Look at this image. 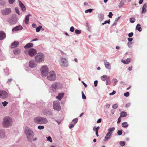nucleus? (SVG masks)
<instances>
[{
  "label": "nucleus",
  "instance_id": "nucleus-1",
  "mask_svg": "<svg viewBox=\"0 0 147 147\" xmlns=\"http://www.w3.org/2000/svg\"><path fill=\"white\" fill-rule=\"evenodd\" d=\"M13 124V120L9 116L4 117L2 122V125L3 127L8 128L11 126Z\"/></svg>",
  "mask_w": 147,
  "mask_h": 147
},
{
  "label": "nucleus",
  "instance_id": "nucleus-2",
  "mask_svg": "<svg viewBox=\"0 0 147 147\" xmlns=\"http://www.w3.org/2000/svg\"><path fill=\"white\" fill-rule=\"evenodd\" d=\"M24 133L26 136L28 140V141H31L32 138L34 135L33 131L30 127H26L25 128Z\"/></svg>",
  "mask_w": 147,
  "mask_h": 147
},
{
  "label": "nucleus",
  "instance_id": "nucleus-3",
  "mask_svg": "<svg viewBox=\"0 0 147 147\" xmlns=\"http://www.w3.org/2000/svg\"><path fill=\"white\" fill-rule=\"evenodd\" d=\"M33 120L35 123L39 124H46L48 122L47 118L41 117H35Z\"/></svg>",
  "mask_w": 147,
  "mask_h": 147
},
{
  "label": "nucleus",
  "instance_id": "nucleus-4",
  "mask_svg": "<svg viewBox=\"0 0 147 147\" xmlns=\"http://www.w3.org/2000/svg\"><path fill=\"white\" fill-rule=\"evenodd\" d=\"M44 55L41 53H38L34 57L35 61L37 63H41L43 62L44 59Z\"/></svg>",
  "mask_w": 147,
  "mask_h": 147
},
{
  "label": "nucleus",
  "instance_id": "nucleus-5",
  "mask_svg": "<svg viewBox=\"0 0 147 147\" xmlns=\"http://www.w3.org/2000/svg\"><path fill=\"white\" fill-rule=\"evenodd\" d=\"M46 77L49 80L54 81L56 80L57 76L55 72L51 71L49 72Z\"/></svg>",
  "mask_w": 147,
  "mask_h": 147
},
{
  "label": "nucleus",
  "instance_id": "nucleus-6",
  "mask_svg": "<svg viewBox=\"0 0 147 147\" xmlns=\"http://www.w3.org/2000/svg\"><path fill=\"white\" fill-rule=\"evenodd\" d=\"M59 65L62 67H67L69 65L67 59L63 58L61 57L59 61Z\"/></svg>",
  "mask_w": 147,
  "mask_h": 147
},
{
  "label": "nucleus",
  "instance_id": "nucleus-7",
  "mask_svg": "<svg viewBox=\"0 0 147 147\" xmlns=\"http://www.w3.org/2000/svg\"><path fill=\"white\" fill-rule=\"evenodd\" d=\"M42 76L44 78L46 77L49 73V68L47 66L44 65L42 66L40 69Z\"/></svg>",
  "mask_w": 147,
  "mask_h": 147
},
{
  "label": "nucleus",
  "instance_id": "nucleus-8",
  "mask_svg": "<svg viewBox=\"0 0 147 147\" xmlns=\"http://www.w3.org/2000/svg\"><path fill=\"white\" fill-rule=\"evenodd\" d=\"M17 21V18L14 15H11L8 20V22L10 24H15Z\"/></svg>",
  "mask_w": 147,
  "mask_h": 147
},
{
  "label": "nucleus",
  "instance_id": "nucleus-9",
  "mask_svg": "<svg viewBox=\"0 0 147 147\" xmlns=\"http://www.w3.org/2000/svg\"><path fill=\"white\" fill-rule=\"evenodd\" d=\"M25 52L26 54H28L31 57H32L36 53V51L34 49H31L25 50Z\"/></svg>",
  "mask_w": 147,
  "mask_h": 147
},
{
  "label": "nucleus",
  "instance_id": "nucleus-10",
  "mask_svg": "<svg viewBox=\"0 0 147 147\" xmlns=\"http://www.w3.org/2000/svg\"><path fill=\"white\" fill-rule=\"evenodd\" d=\"M53 109L59 111L61 109L59 102L57 100L54 101L53 102Z\"/></svg>",
  "mask_w": 147,
  "mask_h": 147
},
{
  "label": "nucleus",
  "instance_id": "nucleus-11",
  "mask_svg": "<svg viewBox=\"0 0 147 147\" xmlns=\"http://www.w3.org/2000/svg\"><path fill=\"white\" fill-rule=\"evenodd\" d=\"M11 11L10 8H7L3 9L1 11V12L3 15H7L10 14Z\"/></svg>",
  "mask_w": 147,
  "mask_h": 147
},
{
  "label": "nucleus",
  "instance_id": "nucleus-12",
  "mask_svg": "<svg viewBox=\"0 0 147 147\" xmlns=\"http://www.w3.org/2000/svg\"><path fill=\"white\" fill-rule=\"evenodd\" d=\"M8 94L7 92L3 90H0V98H5L8 97Z\"/></svg>",
  "mask_w": 147,
  "mask_h": 147
},
{
  "label": "nucleus",
  "instance_id": "nucleus-13",
  "mask_svg": "<svg viewBox=\"0 0 147 147\" xmlns=\"http://www.w3.org/2000/svg\"><path fill=\"white\" fill-rule=\"evenodd\" d=\"M6 136V133L5 131L2 129H0V139H4Z\"/></svg>",
  "mask_w": 147,
  "mask_h": 147
},
{
  "label": "nucleus",
  "instance_id": "nucleus-14",
  "mask_svg": "<svg viewBox=\"0 0 147 147\" xmlns=\"http://www.w3.org/2000/svg\"><path fill=\"white\" fill-rule=\"evenodd\" d=\"M60 84L59 83H55L52 84V88L53 91H55V90L58 89L60 88Z\"/></svg>",
  "mask_w": 147,
  "mask_h": 147
},
{
  "label": "nucleus",
  "instance_id": "nucleus-15",
  "mask_svg": "<svg viewBox=\"0 0 147 147\" xmlns=\"http://www.w3.org/2000/svg\"><path fill=\"white\" fill-rule=\"evenodd\" d=\"M104 63L106 69L110 70L111 69V67L110 64L108 62L107 60L105 59L104 60Z\"/></svg>",
  "mask_w": 147,
  "mask_h": 147
},
{
  "label": "nucleus",
  "instance_id": "nucleus-16",
  "mask_svg": "<svg viewBox=\"0 0 147 147\" xmlns=\"http://www.w3.org/2000/svg\"><path fill=\"white\" fill-rule=\"evenodd\" d=\"M23 27L22 26H18L13 28L12 30V31L13 32H15L16 31L22 30Z\"/></svg>",
  "mask_w": 147,
  "mask_h": 147
},
{
  "label": "nucleus",
  "instance_id": "nucleus-17",
  "mask_svg": "<svg viewBox=\"0 0 147 147\" xmlns=\"http://www.w3.org/2000/svg\"><path fill=\"white\" fill-rule=\"evenodd\" d=\"M29 65L30 67L34 68L36 67V64L33 60H31L29 62Z\"/></svg>",
  "mask_w": 147,
  "mask_h": 147
},
{
  "label": "nucleus",
  "instance_id": "nucleus-18",
  "mask_svg": "<svg viewBox=\"0 0 147 147\" xmlns=\"http://www.w3.org/2000/svg\"><path fill=\"white\" fill-rule=\"evenodd\" d=\"M112 134L111 133L108 132L106 135L104 139L103 140L104 141H107L110 139L111 136Z\"/></svg>",
  "mask_w": 147,
  "mask_h": 147
},
{
  "label": "nucleus",
  "instance_id": "nucleus-19",
  "mask_svg": "<svg viewBox=\"0 0 147 147\" xmlns=\"http://www.w3.org/2000/svg\"><path fill=\"white\" fill-rule=\"evenodd\" d=\"M6 35L3 31H0V40H2L5 38Z\"/></svg>",
  "mask_w": 147,
  "mask_h": 147
},
{
  "label": "nucleus",
  "instance_id": "nucleus-20",
  "mask_svg": "<svg viewBox=\"0 0 147 147\" xmlns=\"http://www.w3.org/2000/svg\"><path fill=\"white\" fill-rule=\"evenodd\" d=\"M147 7V5L146 3H145L143 5L142 9V13H145L147 11L146 8Z\"/></svg>",
  "mask_w": 147,
  "mask_h": 147
},
{
  "label": "nucleus",
  "instance_id": "nucleus-21",
  "mask_svg": "<svg viewBox=\"0 0 147 147\" xmlns=\"http://www.w3.org/2000/svg\"><path fill=\"white\" fill-rule=\"evenodd\" d=\"M19 5L20 7L21 8L22 11H24L26 10V8L25 6L22 3L21 1H19Z\"/></svg>",
  "mask_w": 147,
  "mask_h": 147
},
{
  "label": "nucleus",
  "instance_id": "nucleus-22",
  "mask_svg": "<svg viewBox=\"0 0 147 147\" xmlns=\"http://www.w3.org/2000/svg\"><path fill=\"white\" fill-rule=\"evenodd\" d=\"M99 128L100 127L99 126H98L96 127H94L93 128V130L94 131H95L96 135L97 137H98L99 136L98 134V130Z\"/></svg>",
  "mask_w": 147,
  "mask_h": 147
},
{
  "label": "nucleus",
  "instance_id": "nucleus-23",
  "mask_svg": "<svg viewBox=\"0 0 147 147\" xmlns=\"http://www.w3.org/2000/svg\"><path fill=\"white\" fill-rule=\"evenodd\" d=\"M19 42L17 41H15L12 43L11 45V47L12 48L16 47L18 45Z\"/></svg>",
  "mask_w": 147,
  "mask_h": 147
},
{
  "label": "nucleus",
  "instance_id": "nucleus-24",
  "mask_svg": "<svg viewBox=\"0 0 147 147\" xmlns=\"http://www.w3.org/2000/svg\"><path fill=\"white\" fill-rule=\"evenodd\" d=\"M98 18L100 21H102L104 19V15L102 13H99L98 15Z\"/></svg>",
  "mask_w": 147,
  "mask_h": 147
},
{
  "label": "nucleus",
  "instance_id": "nucleus-25",
  "mask_svg": "<svg viewBox=\"0 0 147 147\" xmlns=\"http://www.w3.org/2000/svg\"><path fill=\"white\" fill-rule=\"evenodd\" d=\"M64 95L63 93H59L58 96H56V98L59 100H61V98H63Z\"/></svg>",
  "mask_w": 147,
  "mask_h": 147
},
{
  "label": "nucleus",
  "instance_id": "nucleus-26",
  "mask_svg": "<svg viewBox=\"0 0 147 147\" xmlns=\"http://www.w3.org/2000/svg\"><path fill=\"white\" fill-rule=\"evenodd\" d=\"M131 59L129 58H128L126 59L125 60H123L122 59L121 60V61L122 63L124 64H128L130 61H131Z\"/></svg>",
  "mask_w": 147,
  "mask_h": 147
},
{
  "label": "nucleus",
  "instance_id": "nucleus-27",
  "mask_svg": "<svg viewBox=\"0 0 147 147\" xmlns=\"http://www.w3.org/2000/svg\"><path fill=\"white\" fill-rule=\"evenodd\" d=\"M33 46V44L32 43H28L24 47L25 49H28L30 47H32Z\"/></svg>",
  "mask_w": 147,
  "mask_h": 147
},
{
  "label": "nucleus",
  "instance_id": "nucleus-28",
  "mask_svg": "<svg viewBox=\"0 0 147 147\" xmlns=\"http://www.w3.org/2000/svg\"><path fill=\"white\" fill-rule=\"evenodd\" d=\"M31 15L30 14H28V15H27L26 18L25 20V24H28V22L29 20V17Z\"/></svg>",
  "mask_w": 147,
  "mask_h": 147
},
{
  "label": "nucleus",
  "instance_id": "nucleus-29",
  "mask_svg": "<svg viewBox=\"0 0 147 147\" xmlns=\"http://www.w3.org/2000/svg\"><path fill=\"white\" fill-rule=\"evenodd\" d=\"M127 113L125 111H122L120 113V116L121 117H125L127 115Z\"/></svg>",
  "mask_w": 147,
  "mask_h": 147
},
{
  "label": "nucleus",
  "instance_id": "nucleus-30",
  "mask_svg": "<svg viewBox=\"0 0 147 147\" xmlns=\"http://www.w3.org/2000/svg\"><path fill=\"white\" fill-rule=\"evenodd\" d=\"M20 50L18 49H15L13 50V52L15 54H18L20 53Z\"/></svg>",
  "mask_w": 147,
  "mask_h": 147
},
{
  "label": "nucleus",
  "instance_id": "nucleus-31",
  "mask_svg": "<svg viewBox=\"0 0 147 147\" xmlns=\"http://www.w3.org/2000/svg\"><path fill=\"white\" fill-rule=\"evenodd\" d=\"M136 29L139 32H141L142 29L141 28L140 25L139 24H137L136 27Z\"/></svg>",
  "mask_w": 147,
  "mask_h": 147
},
{
  "label": "nucleus",
  "instance_id": "nucleus-32",
  "mask_svg": "<svg viewBox=\"0 0 147 147\" xmlns=\"http://www.w3.org/2000/svg\"><path fill=\"white\" fill-rule=\"evenodd\" d=\"M112 82L113 85L115 86L117 84L118 82V80L116 78H113L112 80Z\"/></svg>",
  "mask_w": 147,
  "mask_h": 147
},
{
  "label": "nucleus",
  "instance_id": "nucleus-33",
  "mask_svg": "<svg viewBox=\"0 0 147 147\" xmlns=\"http://www.w3.org/2000/svg\"><path fill=\"white\" fill-rule=\"evenodd\" d=\"M115 129V128L114 127H111L109 128L108 131L109 133H111V134H112L113 131H114Z\"/></svg>",
  "mask_w": 147,
  "mask_h": 147
},
{
  "label": "nucleus",
  "instance_id": "nucleus-34",
  "mask_svg": "<svg viewBox=\"0 0 147 147\" xmlns=\"http://www.w3.org/2000/svg\"><path fill=\"white\" fill-rule=\"evenodd\" d=\"M122 125L123 127L124 128H126L128 126V125L127 124V123L126 122H125L122 123Z\"/></svg>",
  "mask_w": 147,
  "mask_h": 147
},
{
  "label": "nucleus",
  "instance_id": "nucleus-35",
  "mask_svg": "<svg viewBox=\"0 0 147 147\" xmlns=\"http://www.w3.org/2000/svg\"><path fill=\"white\" fill-rule=\"evenodd\" d=\"M101 78L102 80L105 81L107 79V76L106 75H103L101 77Z\"/></svg>",
  "mask_w": 147,
  "mask_h": 147
},
{
  "label": "nucleus",
  "instance_id": "nucleus-36",
  "mask_svg": "<svg viewBox=\"0 0 147 147\" xmlns=\"http://www.w3.org/2000/svg\"><path fill=\"white\" fill-rule=\"evenodd\" d=\"M78 121V119L77 118H76L73 119L72 121V123L74 125L76 124Z\"/></svg>",
  "mask_w": 147,
  "mask_h": 147
},
{
  "label": "nucleus",
  "instance_id": "nucleus-37",
  "mask_svg": "<svg viewBox=\"0 0 147 147\" xmlns=\"http://www.w3.org/2000/svg\"><path fill=\"white\" fill-rule=\"evenodd\" d=\"M42 28V26H39L36 28V32H39Z\"/></svg>",
  "mask_w": 147,
  "mask_h": 147
},
{
  "label": "nucleus",
  "instance_id": "nucleus-38",
  "mask_svg": "<svg viewBox=\"0 0 147 147\" xmlns=\"http://www.w3.org/2000/svg\"><path fill=\"white\" fill-rule=\"evenodd\" d=\"M46 138L47 139V140L49 141L50 142H52L53 141L52 139V138L51 137L49 136L46 137Z\"/></svg>",
  "mask_w": 147,
  "mask_h": 147
},
{
  "label": "nucleus",
  "instance_id": "nucleus-39",
  "mask_svg": "<svg viewBox=\"0 0 147 147\" xmlns=\"http://www.w3.org/2000/svg\"><path fill=\"white\" fill-rule=\"evenodd\" d=\"M93 10V9H86L85 11V12L86 13H88V12L91 13L92 12V11Z\"/></svg>",
  "mask_w": 147,
  "mask_h": 147
},
{
  "label": "nucleus",
  "instance_id": "nucleus-40",
  "mask_svg": "<svg viewBox=\"0 0 147 147\" xmlns=\"http://www.w3.org/2000/svg\"><path fill=\"white\" fill-rule=\"evenodd\" d=\"M75 31V33L77 34H80L81 32V31L80 30L78 29L76 30Z\"/></svg>",
  "mask_w": 147,
  "mask_h": 147
},
{
  "label": "nucleus",
  "instance_id": "nucleus-41",
  "mask_svg": "<svg viewBox=\"0 0 147 147\" xmlns=\"http://www.w3.org/2000/svg\"><path fill=\"white\" fill-rule=\"evenodd\" d=\"M38 128L39 130L43 129L44 128V126L42 125H39L38 127Z\"/></svg>",
  "mask_w": 147,
  "mask_h": 147
},
{
  "label": "nucleus",
  "instance_id": "nucleus-42",
  "mask_svg": "<svg viewBox=\"0 0 147 147\" xmlns=\"http://www.w3.org/2000/svg\"><path fill=\"white\" fill-rule=\"evenodd\" d=\"M130 21L131 23H134L135 21V19L134 18H131L130 19Z\"/></svg>",
  "mask_w": 147,
  "mask_h": 147
},
{
  "label": "nucleus",
  "instance_id": "nucleus-43",
  "mask_svg": "<svg viewBox=\"0 0 147 147\" xmlns=\"http://www.w3.org/2000/svg\"><path fill=\"white\" fill-rule=\"evenodd\" d=\"M123 4L124 3L123 2H122L121 1V2L119 4V7L120 8L122 7L123 6Z\"/></svg>",
  "mask_w": 147,
  "mask_h": 147
},
{
  "label": "nucleus",
  "instance_id": "nucleus-44",
  "mask_svg": "<svg viewBox=\"0 0 147 147\" xmlns=\"http://www.w3.org/2000/svg\"><path fill=\"white\" fill-rule=\"evenodd\" d=\"M2 103L4 107H5L8 104V102L6 101L2 102Z\"/></svg>",
  "mask_w": 147,
  "mask_h": 147
},
{
  "label": "nucleus",
  "instance_id": "nucleus-45",
  "mask_svg": "<svg viewBox=\"0 0 147 147\" xmlns=\"http://www.w3.org/2000/svg\"><path fill=\"white\" fill-rule=\"evenodd\" d=\"M119 144L121 146H124L125 145V142L124 141H121L119 142Z\"/></svg>",
  "mask_w": 147,
  "mask_h": 147
},
{
  "label": "nucleus",
  "instance_id": "nucleus-46",
  "mask_svg": "<svg viewBox=\"0 0 147 147\" xmlns=\"http://www.w3.org/2000/svg\"><path fill=\"white\" fill-rule=\"evenodd\" d=\"M118 107V105L117 104H115L112 106V108L114 109H117Z\"/></svg>",
  "mask_w": 147,
  "mask_h": 147
},
{
  "label": "nucleus",
  "instance_id": "nucleus-47",
  "mask_svg": "<svg viewBox=\"0 0 147 147\" xmlns=\"http://www.w3.org/2000/svg\"><path fill=\"white\" fill-rule=\"evenodd\" d=\"M110 20H106V21H105V22L104 23H102V25H104L105 24L107 23H108V24H109L110 23Z\"/></svg>",
  "mask_w": 147,
  "mask_h": 147
},
{
  "label": "nucleus",
  "instance_id": "nucleus-48",
  "mask_svg": "<svg viewBox=\"0 0 147 147\" xmlns=\"http://www.w3.org/2000/svg\"><path fill=\"white\" fill-rule=\"evenodd\" d=\"M132 44V43L131 42H128L127 43V45L129 48H131Z\"/></svg>",
  "mask_w": 147,
  "mask_h": 147
},
{
  "label": "nucleus",
  "instance_id": "nucleus-49",
  "mask_svg": "<svg viewBox=\"0 0 147 147\" xmlns=\"http://www.w3.org/2000/svg\"><path fill=\"white\" fill-rule=\"evenodd\" d=\"M82 97L83 99H86V96L83 91H82Z\"/></svg>",
  "mask_w": 147,
  "mask_h": 147
},
{
  "label": "nucleus",
  "instance_id": "nucleus-50",
  "mask_svg": "<svg viewBox=\"0 0 147 147\" xmlns=\"http://www.w3.org/2000/svg\"><path fill=\"white\" fill-rule=\"evenodd\" d=\"M59 51L61 52V54L63 55L64 56H66V54L64 53V52L62 51L61 50H59Z\"/></svg>",
  "mask_w": 147,
  "mask_h": 147
},
{
  "label": "nucleus",
  "instance_id": "nucleus-51",
  "mask_svg": "<svg viewBox=\"0 0 147 147\" xmlns=\"http://www.w3.org/2000/svg\"><path fill=\"white\" fill-rule=\"evenodd\" d=\"M117 133L119 135H121L122 134V132L121 130H119L118 131Z\"/></svg>",
  "mask_w": 147,
  "mask_h": 147
},
{
  "label": "nucleus",
  "instance_id": "nucleus-52",
  "mask_svg": "<svg viewBox=\"0 0 147 147\" xmlns=\"http://www.w3.org/2000/svg\"><path fill=\"white\" fill-rule=\"evenodd\" d=\"M134 33L133 32H131L129 33L128 36L129 37H131L133 36Z\"/></svg>",
  "mask_w": 147,
  "mask_h": 147
},
{
  "label": "nucleus",
  "instance_id": "nucleus-53",
  "mask_svg": "<svg viewBox=\"0 0 147 147\" xmlns=\"http://www.w3.org/2000/svg\"><path fill=\"white\" fill-rule=\"evenodd\" d=\"M15 10L16 12L17 13H18V15H20V13H19V10H18V9L17 8V7H15Z\"/></svg>",
  "mask_w": 147,
  "mask_h": 147
},
{
  "label": "nucleus",
  "instance_id": "nucleus-54",
  "mask_svg": "<svg viewBox=\"0 0 147 147\" xmlns=\"http://www.w3.org/2000/svg\"><path fill=\"white\" fill-rule=\"evenodd\" d=\"M113 14L112 12H110L109 13V15H108V16L109 17V18H111L112 17V16H113Z\"/></svg>",
  "mask_w": 147,
  "mask_h": 147
},
{
  "label": "nucleus",
  "instance_id": "nucleus-55",
  "mask_svg": "<svg viewBox=\"0 0 147 147\" xmlns=\"http://www.w3.org/2000/svg\"><path fill=\"white\" fill-rule=\"evenodd\" d=\"M74 30V28L73 26H71L70 29V31L71 32H73Z\"/></svg>",
  "mask_w": 147,
  "mask_h": 147
},
{
  "label": "nucleus",
  "instance_id": "nucleus-56",
  "mask_svg": "<svg viewBox=\"0 0 147 147\" xmlns=\"http://www.w3.org/2000/svg\"><path fill=\"white\" fill-rule=\"evenodd\" d=\"M15 0H9V2L10 4H12L15 1Z\"/></svg>",
  "mask_w": 147,
  "mask_h": 147
},
{
  "label": "nucleus",
  "instance_id": "nucleus-57",
  "mask_svg": "<svg viewBox=\"0 0 147 147\" xmlns=\"http://www.w3.org/2000/svg\"><path fill=\"white\" fill-rule=\"evenodd\" d=\"M129 95V92H127L124 94V95L126 97H128Z\"/></svg>",
  "mask_w": 147,
  "mask_h": 147
},
{
  "label": "nucleus",
  "instance_id": "nucleus-58",
  "mask_svg": "<svg viewBox=\"0 0 147 147\" xmlns=\"http://www.w3.org/2000/svg\"><path fill=\"white\" fill-rule=\"evenodd\" d=\"M97 84H98V81L97 80H95L94 82V86L95 87H96L97 86Z\"/></svg>",
  "mask_w": 147,
  "mask_h": 147
},
{
  "label": "nucleus",
  "instance_id": "nucleus-59",
  "mask_svg": "<svg viewBox=\"0 0 147 147\" xmlns=\"http://www.w3.org/2000/svg\"><path fill=\"white\" fill-rule=\"evenodd\" d=\"M32 140L31 141H29L30 142H32L33 141H36L37 140V138H34L33 137H32Z\"/></svg>",
  "mask_w": 147,
  "mask_h": 147
},
{
  "label": "nucleus",
  "instance_id": "nucleus-60",
  "mask_svg": "<svg viewBox=\"0 0 147 147\" xmlns=\"http://www.w3.org/2000/svg\"><path fill=\"white\" fill-rule=\"evenodd\" d=\"M121 116H120V117H119V118H118V121H117V123H120L121 121Z\"/></svg>",
  "mask_w": 147,
  "mask_h": 147
},
{
  "label": "nucleus",
  "instance_id": "nucleus-61",
  "mask_svg": "<svg viewBox=\"0 0 147 147\" xmlns=\"http://www.w3.org/2000/svg\"><path fill=\"white\" fill-rule=\"evenodd\" d=\"M4 71L6 74H8L9 73V70L7 69H4Z\"/></svg>",
  "mask_w": 147,
  "mask_h": 147
},
{
  "label": "nucleus",
  "instance_id": "nucleus-62",
  "mask_svg": "<svg viewBox=\"0 0 147 147\" xmlns=\"http://www.w3.org/2000/svg\"><path fill=\"white\" fill-rule=\"evenodd\" d=\"M131 104L130 103H127L125 105V107H128L130 106Z\"/></svg>",
  "mask_w": 147,
  "mask_h": 147
},
{
  "label": "nucleus",
  "instance_id": "nucleus-63",
  "mask_svg": "<svg viewBox=\"0 0 147 147\" xmlns=\"http://www.w3.org/2000/svg\"><path fill=\"white\" fill-rule=\"evenodd\" d=\"M110 81L109 80H106V84L107 85H108L110 84Z\"/></svg>",
  "mask_w": 147,
  "mask_h": 147
},
{
  "label": "nucleus",
  "instance_id": "nucleus-64",
  "mask_svg": "<svg viewBox=\"0 0 147 147\" xmlns=\"http://www.w3.org/2000/svg\"><path fill=\"white\" fill-rule=\"evenodd\" d=\"M74 126V124H70L69 126V128L70 129L72 128Z\"/></svg>",
  "mask_w": 147,
  "mask_h": 147
}]
</instances>
